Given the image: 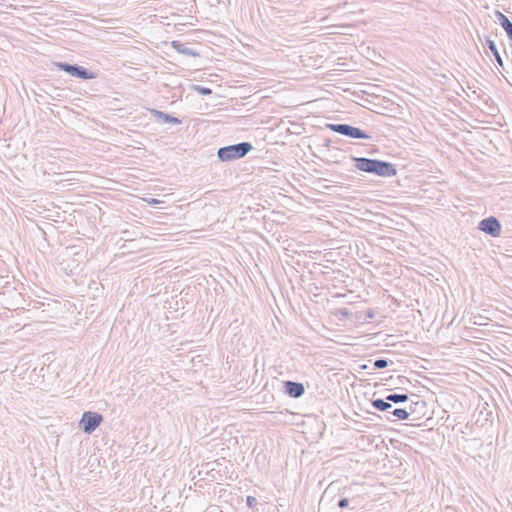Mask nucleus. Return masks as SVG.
<instances>
[{
    "label": "nucleus",
    "instance_id": "1",
    "mask_svg": "<svg viewBox=\"0 0 512 512\" xmlns=\"http://www.w3.org/2000/svg\"><path fill=\"white\" fill-rule=\"evenodd\" d=\"M375 314L371 293L359 279L354 282V327L368 323Z\"/></svg>",
    "mask_w": 512,
    "mask_h": 512
},
{
    "label": "nucleus",
    "instance_id": "2",
    "mask_svg": "<svg viewBox=\"0 0 512 512\" xmlns=\"http://www.w3.org/2000/svg\"><path fill=\"white\" fill-rule=\"evenodd\" d=\"M354 167L362 172L383 178L394 177L397 174V169L394 164L366 157H354Z\"/></svg>",
    "mask_w": 512,
    "mask_h": 512
},
{
    "label": "nucleus",
    "instance_id": "3",
    "mask_svg": "<svg viewBox=\"0 0 512 512\" xmlns=\"http://www.w3.org/2000/svg\"><path fill=\"white\" fill-rule=\"evenodd\" d=\"M365 86L364 83H356L354 81V104H356L357 108L354 107V115H359L360 113H364L363 108L372 111L371 104H373V99L376 98L375 93L371 90L375 88V85H367V89H363Z\"/></svg>",
    "mask_w": 512,
    "mask_h": 512
},
{
    "label": "nucleus",
    "instance_id": "4",
    "mask_svg": "<svg viewBox=\"0 0 512 512\" xmlns=\"http://www.w3.org/2000/svg\"><path fill=\"white\" fill-rule=\"evenodd\" d=\"M252 150L250 142H240L219 148L217 157L221 162H229L245 157Z\"/></svg>",
    "mask_w": 512,
    "mask_h": 512
},
{
    "label": "nucleus",
    "instance_id": "5",
    "mask_svg": "<svg viewBox=\"0 0 512 512\" xmlns=\"http://www.w3.org/2000/svg\"><path fill=\"white\" fill-rule=\"evenodd\" d=\"M372 406L379 411L386 412L388 421L406 420L410 416V411L405 408H394L393 405L384 399H375L371 402Z\"/></svg>",
    "mask_w": 512,
    "mask_h": 512
},
{
    "label": "nucleus",
    "instance_id": "6",
    "mask_svg": "<svg viewBox=\"0 0 512 512\" xmlns=\"http://www.w3.org/2000/svg\"><path fill=\"white\" fill-rule=\"evenodd\" d=\"M354 47L359 55L358 60L354 59V66L369 67L370 65L376 64L377 60L380 58V55L367 45L365 41H361L359 45H356V41H354ZM354 58H356L355 54Z\"/></svg>",
    "mask_w": 512,
    "mask_h": 512
},
{
    "label": "nucleus",
    "instance_id": "7",
    "mask_svg": "<svg viewBox=\"0 0 512 512\" xmlns=\"http://www.w3.org/2000/svg\"><path fill=\"white\" fill-rule=\"evenodd\" d=\"M377 215L367 209L364 202H354V228L364 230L374 224V218Z\"/></svg>",
    "mask_w": 512,
    "mask_h": 512
},
{
    "label": "nucleus",
    "instance_id": "8",
    "mask_svg": "<svg viewBox=\"0 0 512 512\" xmlns=\"http://www.w3.org/2000/svg\"><path fill=\"white\" fill-rule=\"evenodd\" d=\"M55 66L60 71H64L75 78L83 80H90L96 78V74L94 72L78 64H70L68 62H56Z\"/></svg>",
    "mask_w": 512,
    "mask_h": 512
},
{
    "label": "nucleus",
    "instance_id": "9",
    "mask_svg": "<svg viewBox=\"0 0 512 512\" xmlns=\"http://www.w3.org/2000/svg\"><path fill=\"white\" fill-rule=\"evenodd\" d=\"M103 422V416L98 412L86 411L79 421V428L85 434H92Z\"/></svg>",
    "mask_w": 512,
    "mask_h": 512
},
{
    "label": "nucleus",
    "instance_id": "10",
    "mask_svg": "<svg viewBox=\"0 0 512 512\" xmlns=\"http://www.w3.org/2000/svg\"><path fill=\"white\" fill-rule=\"evenodd\" d=\"M377 446L378 444L375 443V437L370 433L354 435V448L366 454L373 453Z\"/></svg>",
    "mask_w": 512,
    "mask_h": 512
},
{
    "label": "nucleus",
    "instance_id": "11",
    "mask_svg": "<svg viewBox=\"0 0 512 512\" xmlns=\"http://www.w3.org/2000/svg\"><path fill=\"white\" fill-rule=\"evenodd\" d=\"M478 229L492 237H498L501 234V223L496 217L490 216L479 222Z\"/></svg>",
    "mask_w": 512,
    "mask_h": 512
},
{
    "label": "nucleus",
    "instance_id": "12",
    "mask_svg": "<svg viewBox=\"0 0 512 512\" xmlns=\"http://www.w3.org/2000/svg\"><path fill=\"white\" fill-rule=\"evenodd\" d=\"M284 392L291 398H299L305 393V387L303 383L294 381L283 382Z\"/></svg>",
    "mask_w": 512,
    "mask_h": 512
},
{
    "label": "nucleus",
    "instance_id": "13",
    "mask_svg": "<svg viewBox=\"0 0 512 512\" xmlns=\"http://www.w3.org/2000/svg\"><path fill=\"white\" fill-rule=\"evenodd\" d=\"M494 15L497 18L500 26L506 32L508 39L512 41V21L505 14L498 10L494 12Z\"/></svg>",
    "mask_w": 512,
    "mask_h": 512
},
{
    "label": "nucleus",
    "instance_id": "14",
    "mask_svg": "<svg viewBox=\"0 0 512 512\" xmlns=\"http://www.w3.org/2000/svg\"><path fill=\"white\" fill-rule=\"evenodd\" d=\"M171 46L174 50H176L178 53L183 54L185 56L190 57H198L200 54L193 50L192 48L188 47L187 44L182 43L180 41H172Z\"/></svg>",
    "mask_w": 512,
    "mask_h": 512
},
{
    "label": "nucleus",
    "instance_id": "15",
    "mask_svg": "<svg viewBox=\"0 0 512 512\" xmlns=\"http://www.w3.org/2000/svg\"><path fill=\"white\" fill-rule=\"evenodd\" d=\"M151 114L158 120V121H162L163 123H168V124H173V125H178V124H181V120L178 119L177 117H174L170 114H167L165 112H162V111H159V110H156V109H152L151 110Z\"/></svg>",
    "mask_w": 512,
    "mask_h": 512
},
{
    "label": "nucleus",
    "instance_id": "16",
    "mask_svg": "<svg viewBox=\"0 0 512 512\" xmlns=\"http://www.w3.org/2000/svg\"><path fill=\"white\" fill-rule=\"evenodd\" d=\"M328 127L334 132L352 138V125L330 124Z\"/></svg>",
    "mask_w": 512,
    "mask_h": 512
},
{
    "label": "nucleus",
    "instance_id": "17",
    "mask_svg": "<svg viewBox=\"0 0 512 512\" xmlns=\"http://www.w3.org/2000/svg\"><path fill=\"white\" fill-rule=\"evenodd\" d=\"M485 45L490 49V51L492 52L494 58H495V61L497 62V64L501 67H503L504 63H503V59L497 49V46H496V43L491 40L490 38H486L485 40Z\"/></svg>",
    "mask_w": 512,
    "mask_h": 512
},
{
    "label": "nucleus",
    "instance_id": "18",
    "mask_svg": "<svg viewBox=\"0 0 512 512\" xmlns=\"http://www.w3.org/2000/svg\"><path fill=\"white\" fill-rule=\"evenodd\" d=\"M409 399L408 395L407 394H397V393H392V394H388L384 400H386L387 402L389 403H404L406 402L407 400Z\"/></svg>",
    "mask_w": 512,
    "mask_h": 512
},
{
    "label": "nucleus",
    "instance_id": "19",
    "mask_svg": "<svg viewBox=\"0 0 512 512\" xmlns=\"http://www.w3.org/2000/svg\"><path fill=\"white\" fill-rule=\"evenodd\" d=\"M355 139L372 140L373 136L368 131L354 127V140Z\"/></svg>",
    "mask_w": 512,
    "mask_h": 512
},
{
    "label": "nucleus",
    "instance_id": "20",
    "mask_svg": "<svg viewBox=\"0 0 512 512\" xmlns=\"http://www.w3.org/2000/svg\"><path fill=\"white\" fill-rule=\"evenodd\" d=\"M365 428H369V425L354 418V435L366 434L368 433Z\"/></svg>",
    "mask_w": 512,
    "mask_h": 512
},
{
    "label": "nucleus",
    "instance_id": "21",
    "mask_svg": "<svg viewBox=\"0 0 512 512\" xmlns=\"http://www.w3.org/2000/svg\"><path fill=\"white\" fill-rule=\"evenodd\" d=\"M389 362L392 363V361H390L388 359L379 358L373 362V369L376 370V369L386 368L388 366Z\"/></svg>",
    "mask_w": 512,
    "mask_h": 512
},
{
    "label": "nucleus",
    "instance_id": "22",
    "mask_svg": "<svg viewBox=\"0 0 512 512\" xmlns=\"http://www.w3.org/2000/svg\"><path fill=\"white\" fill-rule=\"evenodd\" d=\"M192 89L197 92L198 94L200 95H210L212 94V89L211 88H208V87H204V86H201V85H193Z\"/></svg>",
    "mask_w": 512,
    "mask_h": 512
},
{
    "label": "nucleus",
    "instance_id": "23",
    "mask_svg": "<svg viewBox=\"0 0 512 512\" xmlns=\"http://www.w3.org/2000/svg\"><path fill=\"white\" fill-rule=\"evenodd\" d=\"M360 245L363 247V257H364V258L368 257V254L366 253L367 248H366V246H365V244H364V242H363L362 238H361L360 240H359V239H357V240L355 241V246H356V253H357V255H358V256H360Z\"/></svg>",
    "mask_w": 512,
    "mask_h": 512
},
{
    "label": "nucleus",
    "instance_id": "24",
    "mask_svg": "<svg viewBox=\"0 0 512 512\" xmlns=\"http://www.w3.org/2000/svg\"><path fill=\"white\" fill-rule=\"evenodd\" d=\"M336 315H338L340 319L347 318L350 315V311L348 308H340L337 309Z\"/></svg>",
    "mask_w": 512,
    "mask_h": 512
},
{
    "label": "nucleus",
    "instance_id": "25",
    "mask_svg": "<svg viewBox=\"0 0 512 512\" xmlns=\"http://www.w3.org/2000/svg\"><path fill=\"white\" fill-rule=\"evenodd\" d=\"M246 504L249 508H254L257 505V499L254 496H247Z\"/></svg>",
    "mask_w": 512,
    "mask_h": 512
},
{
    "label": "nucleus",
    "instance_id": "26",
    "mask_svg": "<svg viewBox=\"0 0 512 512\" xmlns=\"http://www.w3.org/2000/svg\"><path fill=\"white\" fill-rule=\"evenodd\" d=\"M367 368H368L367 364H362V363H360V361L354 360V371L360 372V370H364Z\"/></svg>",
    "mask_w": 512,
    "mask_h": 512
},
{
    "label": "nucleus",
    "instance_id": "27",
    "mask_svg": "<svg viewBox=\"0 0 512 512\" xmlns=\"http://www.w3.org/2000/svg\"><path fill=\"white\" fill-rule=\"evenodd\" d=\"M349 503H350V501H349L348 498H345V497L341 498V499L338 500V507L346 508V507L349 506Z\"/></svg>",
    "mask_w": 512,
    "mask_h": 512
},
{
    "label": "nucleus",
    "instance_id": "28",
    "mask_svg": "<svg viewBox=\"0 0 512 512\" xmlns=\"http://www.w3.org/2000/svg\"><path fill=\"white\" fill-rule=\"evenodd\" d=\"M150 203H151V204H158V203H159V200H157V199H151Z\"/></svg>",
    "mask_w": 512,
    "mask_h": 512
},
{
    "label": "nucleus",
    "instance_id": "29",
    "mask_svg": "<svg viewBox=\"0 0 512 512\" xmlns=\"http://www.w3.org/2000/svg\"><path fill=\"white\" fill-rule=\"evenodd\" d=\"M358 145H361V143H360V142H355V141H354L353 146L355 147V146H358Z\"/></svg>",
    "mask_w": 512,
    "mask_h": 512
},
{
    "label": "nucleus",
    "instance_id": "30",
    "mask_svg": "<svg viewBox=\"0 0 512 512\" xmlns=\"http://www.w3.org/2000/svg\"><path fill=\"white\" fill-rule=\"evenodd\" d=\"M354 416L360 417V414L356 411H354Z\"/></svg>",
    "mask_w": 512,
    "mask_h": 512
},
{
    "label": "nucleus",
    "instance_id": "31",
    "mask_svg": "<svg viewBox=\"0 0 512 512\" xmlns=\"http://www.w3.org/2000/svg\"><path fill=\"white\" fill-rule=\"evenodd\" d=\"M353 485L356 486L359 485V483L356 480H354Z\"/></svg>",
    "mask_w": 512,
    "mask_h": 512
},
{
    "label": "nucleus",
    "instance_id": "32",
    "mask_svg": "<svg viewBox=\"0 0 512 512\" xmlns=\"http://www.w3.org/2000/svg\"><path fill=\"white\" fill-rule=\"evenodd\" d=\"M358 71H359V69H358V68H354V69H353V72H358Z\"/></svg>",
    "mask_w": 512,
    "mask_h": 512
},
{
    "label": "nucleus",
    "instance_id": "33",
    "mask_svg": "<svg viewBox=\"0 0 512 512\" xmlns=\"http://www.w3.org/2000/svg\"><path fill=\"white\" fill-rule=\"evenodd\" d=\"M376 152V149H372L371 151H368V153Z\"/></svg>",
    "mask_w": 512,
    "mask_h": 512
},
{
    "label": "nucleus",
    "instance_id": "34",
    "mask_svg": "<svg viewBox=\"0 0 512 512\" xmlns=\"http://www.w3.org/2000/svg\"><path fill=\"white\" fill-rule=\"evenodd\" d=\"M361 252L363 253V247H362V248H360V253H361ZM359 257L361 258L362 256L360 255Z\"/></svg>",
    "mask_w": 512,
    "mask_h": 512
},
{
    "label": "nucleus",
    "instance_id": "35",
    "mask_svg": "<svg viewBox=\"0 0 512 512\" xmlns=\"http://www.w3.org/2000/svg\"><path fill=\"white\" fill-rule=\"evenodd\" d=\"M511 46H512V43H511Z\"/></svg>",
    "mask_w": 512,
    "mask_h": 512
}]
</instances>
